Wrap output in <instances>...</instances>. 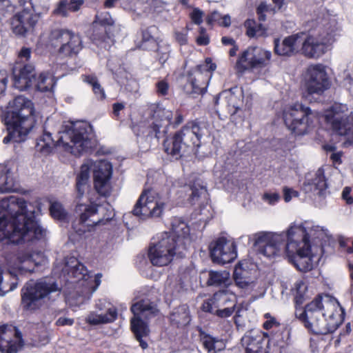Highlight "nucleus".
<instances>
[{"label":"nucleus","instance_id":"nucleus-1","mask_svg":"<svg viewBox=\"0 0 353 353\" xmlns=\"http://www.w3.org/2000/svg\"><path fill=\"white\" fill-rule=\"evenodd\" d=\"M327 230L312 221L293 223L283 232H259L251 236L258 254L274 260L285 252L289 261L301 272L312 270L323 254L322 241Z\"/></svg>","mask_w":353,"mask_h":353},{"label":"nucleus","instance_id":"nucleus-2","mask_svg":"<svg viewBox=\"0 0 353 353\" xmlns=\"http://www.w3.org/2000/svg\"><path fill=\"white\" fill-rule=\"evenodd\" d=\"M40 212L37 203H27L23 198L9 196L0 201V241L21 243L40 239L46 230L38 224Z\"/></svg>","mask_w":353,"mask_h":353},{"label":"nucleus","instance_id":"nucleus-3","mask_svg":"<svg viewBox=\"0 0 353 353\" xmlns=\"http://www.w3.org/2000/svg\"><path fill=\"white\" fill-rule=\"evenodd\" d=\"M296 316L312 332L327 334L334 332L342 323L343 310L335 298L325 294L307 303L303 311L296 310Z\"/></svg>","mask_w":353,"mask_h":353},{"label":"nucleus","instance_id":"nucleus-4","mask_svg":"<svg viewBox=\"0 0 353 353\" xmlns=\"http://www.w3.org/2000/svg\"><path fill=\"white\" fill-rule=\"evenodd\" d=\"M4 121L8 130V135L3 140L5 144L10 141L19 143L25 141L36 123L32 101L22 95L15 97L7 106Z\"/></svg>","mask_w":353,"mask_h":353},{"label":"nucleus","instance_id":"nucleus-5","mask_svg":"<svg viewBox=\"0 0 353 353\" xmlns=\"http://www.w3.org/2000/svg\"><path fill=\"white\" fill-rule=\"evenodd\" d=\"M339 28L334 19H324L316 28L311 30L301 42L302 53L308 58L318 59L323 55L335 41Z\"/></svg>","mask_w":353,"mask_h":353},{"label":"nucleus","instance_id":"nucleus-6","mask_svg":"<svg viewBox=\"0 0 353 353\" xmlns=\"http://www.w3.org/2000/svg\"><path fill=\"white\" fill-rule=\"evenodd\" d=\"M201 137L200 127L194 123H188L172 138L164 141L165 151L168 154L178 159L183 156L189 148L199 147Z\"/></svg>","mask_w":353,"mask_h":353},{"label":"nucleus","instance_id":"nucleus-7","mask_svg":"<svg viewBox=\"0 0 353 353\" xmlns=\"http://www.w3.org/2000/svg\"><path fill=\"white\" fill-rule=\"evenodd\" d=\"M327 125L337 135L345 137V147L353 145V114L347 105L335 103L324 114Z\"/></svg>","mask_w":353,"mask_h":353},{"label":"nucleus","instance_id":"nucleus-8","mask_svg":"<svg viewBox=\"0 0 353 353\" xmlns=\"http://www.w3.org/2000/svg\"><path fill=\"white\" fill-rule=\"evenodd\" d=\"M283 120L287 128L296 135L307 133L318 122L319 113L312 111L301 103H296L283 110Z\"/></svg>","mask_w":353,"mask_h":353},{"label":"nucleus","instance_id":"nucleus-9","mask_svg":"<svg viewBox=\"0 0 353 353\" xmlns=\"http://www.w3.org/2000/svg\"><path fill=\"white\" fill-rule=\"evenodd\" d=\"M88 123L84 121L71 122L65 126L61 132L59 144H62L65 150L74 156H81L86 152L88 148Z\"/></svg>","mask_w":353,"mask_h":353},{"label":"nucleus","instance_id":"nucleus-10","mask_svg":"<svg viewBox=\"0 0 353 353\" xmlns=\"http://www.w3.org/2000/svg\"><path fill=\"white\" fill-rule=\"evenodd\" d=\"M134 317L131 319V329L135 338L143 349L148 347V343L143 339L150 334V329L145 320L156 316L159 310L156 305L148 299H143L134 303L131 307Z\"/></svg>","mask_w":353,"mask_h":353},{"label":"nucleus","instance_id":"nucleus-11","mask_svg":"<svg viewBox=\"0 0 353 353\" xmlns=\"http://www.w3.org/2000/svg\"><path fill=\"white\" fill-rule=\"evenodd\" d=\"M88 188V164L84 163L76 179L77 205L75 208L76 219L73 222V229L79 234L82 235L88 231V205L80 203L86 190Z\"/></svg>","mask_w":353,"mask_h":353},{"label":"nucleus","instance_id":"nucleus-12","mask_svg":"<svg viewBox=\"0 0 353 353\" xmlns=\"http://www.w3.org/2000/svg\"><path fill=\"white\" fill-rule=\"evenodd\" d=\"M184 251L176 245L174 239L167 233H162L158 241L149 248L148 258L154 266L162 267L169 265L174 256L182 257Z\"/></svg>","mask_w":353,"mask_h":353},{"label":"nucleus","instance_id":"nucleus-13","mask_svg":"<svg viewBox=\"0 0 353 353\" xmlns=\"http://www.w3.org/2000/svg\"><path fill=\"white\" fill-rule=\"evenodd\" d=\"M168 199L161 196L157 191L144 190L137 200L133 214L143 219L160 217L167 205Z\"/></svg>","mask_w":353,"mask_h":353},{"label":"nucleus","instance_id":"nucleus-14","mask_svg":"<svg viewBox=\"0 0 353 353\" xmlns=\"http://www.w3.org/2000/svg\"><path fill=\"white\" fill-rule=\"evenodd\" d=\"M48 43L52 47L57 48L59 59L72 57L81 49L79 37L65 29L52 30L48 37Z\"/></svg>","mask_w":353,"mask_h":353},{"label":"nucleus","instance_id":"nucleus-15","mask_svg":"<svg viewBox=\"0 0 353 353\" xmlns=\"http://www.w3.org/2000/svg\"><path fill=\"white\" fill-rule=\"evenodd\" d=\"M39 0H30V5L35 14L31 12L28 8H23L21 11L17 12L12 18L10 26L12 32L18 36L26 37L33 31L37 23L39 15L46 12L48 7L43 5L39 8L37 5Z\"/></svg>","mask_w":353,"mask_h":353},{"label":"nucleus","instance_id":"nucleus-16","mask_svg":"<svg viewBox=\"0 0 353 353\" xmlns=\"http://www.w3.org/2000/svg\"><path fill=\"white\" fill-rule=\"evenodd\" d=\"M59 288L55 282L40 280L34 284L27 283L22 289L21 303L28 310L39 307V302L52 292H59Z\"/></svg>","mask_w":353,"mask_h":353},{"label":"nucleus","instance_id":"nucleus-17","mask_svg":"<svg viewBox=\"0 0 353 353\" xmlns=\"http://www.w3.org/2000/svg\"><path fill=\"white\" fill-rule=\"evenodd\" d=\"M216 68L210 58L206 59L205 63L197 65L190 72L184 85V91L187 94H203L206 91L212 72Z\"/></svg>","mask_w":353,"mask_h":353},{"label":"nucleus","instance_id":"nucleus-18","mask_svg":"<svg viewBox=\"0 0 353 353\" xmlns=\"http://www.w3.org/2000/svg\"><path fill=\"white\" fill-rule=\"evenodd\" d=\"M330 85L329 77L324 65L316 63L307 66L303 74V87L308 94H321Z\"/></svg>","mask_w":353,"mask_h":353},{"label":"nucleus","instance_id":"nucleus-19","mask_svg":"<svg viewBox=\"0 0 353 353\" xmlns=\"http://www.w3.org/2000/svg\"><path fill=\"white\" fill-rule=\"evenodd\" d=\"M271 57L272 52L269 50L257 46L249 47L239 57L236 67L241 72L263 68L269 65Z\"/></svg>","mask_w":353,"mask_h":353},{"label":"nucleus","instance_id":"nucleus-20","mask_svg":"<svg viewBox=\"0 0 353 353\" xmlns=\"http://www.w3.org/2000/svg\"><path fill=\"white\" fill-rule=\"evenodd\" d=\"M212 261L220 264L232 262L237 257V248L234 240L232 238L221 236L210 245Z\"/></svg>","mask_w":353,"mask_h":353},{"label":"nucleus","instance_id":"nucleus-21","mask_svg":"<svg viewBox=\"0 0 353 353\" xmlns=\"http://www.w3.org/2000/svg\"><path fill=\"white\" fill-rule=\"evenodd\" d=\"M94 188L99 194L107 196L110 193V181L113 166L107 159H100L92 164Z\"/></svg>","mask_w":353,"mask_h":353},{"label":"nucleus","instance_id":"nucleus-22","mask_svg":"<svg viewBox=\"0 0 353 353\" xmlns=\"http://www.w3.org/2000/svg\"><path fill=\"white\" fill-rule=\"evenodd\" d=\"M23 344L21 333L15 326L10 324L0 325V352L17 353Z\"/></svg>","mask_w":353,"mask_h":353},{"label":"nucleus","instance_id":"nucleus-23","mask_svg":"<svg viewBox=\"0 0 353 353\" xmlns=\"http://www.w3.org/2000/svg\"><path fill=\"white\" fill-rule=\"evenodd\" d=\"M14 86L20 91L33 87L36 82L34 67L30 63L17 64L12 69Z\"/></svg>","mask_w":353,"mask_h":353},{"label":"nucleus","instance_id":"nucleus-24","mask_svg":"<svg viewBox=\"0 0 353 353\" xmlns=\"http://www.w3.org/2000/svg\"><path fill=\"white\" fill-rule=\"evenodd\" d=\"M105 300L99 299L94 305V310L90 313V324L99 325L114 322L117 318V310Z\"/></svg>","mask_w":353,"mask_h":353},{"label":"nucleus","instance_id":"nucleus-25","mask_svg":"<svg viewBox=\"0 0 353 353\" xmlns=\"http://www.w3.org/2000/svg\"><path fill=\"white\" fill-rule=\"evenodd\" d=\"M327 184L326 182L324 170L318 169L315 172L309 174L303 184V190L307 194H312L319 197H324L326 195Z\"/></svg>","mask_w":353,"mask_h":353},{"label":"nucleus","instance_id":"nucleus-26","mask_svg":"<svg viewBox=\"0 0 353 353\" xmlns=\"http://www.w3.org/2000/svg\"><path fill=\"white\" fill-rule=\"evenodd\" d=\"M172 239H174L176 245L185 251L187 246L191 242L190 228L187 223L181 219L174 217L171 222V231L166 232Z\"/></svg>","mask_w":353,"mask_h":353},{"label":"nucleus","instance_id":"nucleus-27","mask_svg":"<svg viewBox=\"0 0 353 353\" xmlns=\"http://www.w3.org/2000/svg\"><path fill=\"white\" fill-rule=\"evenodd\" d=\"M303 33H298L287 37L281 42L274 40V52L279 56L290 57L298 52L303 41Z\"/></svg>","mask_w":353,"mask_h":353},{"label":"nucleus","instance_id":"nucleus-28","mask_svg":"<svg viewBox=\"0 0 353 353\" xmlns=\"http://www.w3.org/2000/svg\"><path fill=\"white\" fill-rule=\"evenodd\" d=\"M235 300V295L228 290H219L214 294L211 299L205 301L202 305L204 312L214 313L218 309L227 305L228 302Z\"/></svg>","mask_w":353,"mask_h":353},{"label":"nucleus","instance_id":"nucleus-29","mask_svg":"<svg viewBox=\"0 0 353 353\" xmlns=\"http://www.w3.org/2000/svg\"><path fill=\"white\" fill-rule=\"evenodd\" d=\"M239 97L232 90L222 92L215 99V105L221 106V109L226 110L228 114L233 115L239 109Z\"/></svg>","mask_w":353,"mask_h":353},{"label":"nucleus","instance_id":"nucleus-30","mask_svg":"<svg viewBox=\"0 0 353 353\" xmlns=\"http://www.w3.org/2000/svg\"><path fill=\"white\" fill-rule=\"evenodd\" d=\"M247 263H239L234 270V279L238 287L242 289L250 290L253 288L254 283L248 276L249 272L245 269Z\"/></svg>","mask_w":353,"mask_h":353},{"label":"nucleus","instance_id":"nucleus-31","mask_svg":"<svg viewBox=\"0 0 353 353\" xmlns=\"http://www.w3.org/2000/svg\"><path fill=\"white\" fill-rule=\"evenodd\" d=\"M0 191L1 192H9L15 191L16 179L12 169L8 165H0Z\"/></svg>","mask_w":353,"mask_h":353},{"label":"nucleus","instance_id":"nucleus-32","mask_svg":"<svg viewBox=\"0 0 353 353\" xmlns=\"http://www.w3.org/2000/svg\"><path fill=\"white\" fill-rule=\"evenodd\" d=\"M173 113L172 111L163 107L157 106L154 112V118L156 122L153 123L154 130L156 133L161 132V128H167L172 123Z\"/></svg>","mask_w":353,"mask_h":353},{"label":"nucleus","instance_id":"nucleus-33","mask_svg":"<svg viewBox=\"0 0 353 353\" xmlns=\"http://www.w3.org/2000/svg\"><path fill=\"white\" fill-rule=\"evenodd\" d=\"M84 0H61L53 10V14L61 17H67L70 11L76 12L83 4Z\"/></svg>","mask_w":353,"mask_h":353},{"label":"nucleus","instance_id":"nucleus-34","mask_svg":"<svg viewBox=\"0 0 353 353\" xmlns=\"http://www.w3.org/2000/svg\"><path fill=\"white\" fill-rule=\"evenodd\" d=\"M246 353H266L263 347V339L260 335L246 334L241 339Z\"/></svg>","mask_w":353,"mask_h":353},{"label":"nucleus","instance_id":"nucleus-35","mask_svg":"<svg viewBox=\"0 0 353 353\" xmlns=\"http://www.w3.org/2000/svg\"><path fill=\"white\" fill-rule=\"evenodd\" d=\"M39 256H40L39 253H20L17 258L19 263L21 264L19 268L24 272H34V267L40 264V262L37 261V259Z\"/></svg>","mask_w":353,"mask_h":353},{"label":"nucleus","instance_id":"nucleus-36","mask_svg":"<svg viewBox=\"0 0 353 353\" xmlns=\"http://www.w3.org/2000/svg\"><path fill=\"white\" fill-rule=\"evenodd\" d=\"M170 322L176 326L186 325L190 321L188 307L186 305H182L174 308L170 315Z\"/></svg>","mask_w":353,"mask_h":353},{"label":"nucleus","instance_id":"nucleus-37","mask_svg":"<svg viewBox=\"0 0 353 353\" xmlns=\"http://www.w3.org/2000/svg\"><path fill=\"white\" fill-rule=\"evenodd\" d=\"M17 279L9 272H4L0 267V296L12 291L17 288Z\"/></svg>","mask_w":353,"mask_h":353},{"label":"nucleus","instance_id":"nucleus-38","mask_svg":"<svg viewBox=\"0 0 353 353\" xmlns=\"http://www.w3.org/2000/svg\"><path fill=\"white\" fill-rule=\"evenodd\" d=\"M200 336L203 347L208 352L215 353L225 348V344L221 339L214 338L203 332H201Z\"/></svg>","mask_w":353,"mask_h":353},{"label":"nucleus","instance_id":"nucleus-39","mask_svg":"<svg viewBox=\"0 0 353 353\" xmlns=\"http://www.w3.org/2000/svg\"><path fill=\"white\" fill-rule=\"evenodd\" d=\"M26 0H0V17L12 15L19 7H24Z\"/></svg>","mask_w":353,"mask_h":353},{"label":"nucleus","instance_id":"nucleus-40","mask_svg":"<svg viewBox=\"0 0 353 353\" xmlns=\"http://www.w3.org/2000/svg\"><path fill=\"white\" fill-rule=\"evenodd\" d=\"M54 141L51 133L43 132L42 136L37 139L36 150L43 154H49L52 148L55 145Z\"/></svg>","mask_w":353,"mask_h":353},{"label":"nucleus","instance_id":"nucleus-41","mask_svg":"<svg viewBox=\"0 0 353 353\" xmlns=\"http://www.w3.org/2000/svg\"><path fill=\"white\" fill-rule=\"evenodd\" d=\"M208 284L209 285L219 286L227 285L230 281V273L227 271H213L208 274Z\"/></svg>","mask_w":353,"mask_h":353},{"label":"nucleus","instance_id":"nucleus-42","mask_svg":"<svg viewBox=\"0 0 353 353\" xmlns=\"http://www.w3.org/2000/svg\"><path fill=\"white\" fill-rule=\"evenodd\" d=\"M54 85V82L52 77L50 74L43 73L36 77V82L33 84V87L41 92L50 91Z\"/></svg>","mask_w":353,"mask_h":353},{"label":"nucleus","instance_id":"nucleus-43","mask_svg":"<svg viewBox=\"0 0 353 353\" xmlns=\"http://www.w3.org/2000/svg\"><path fill=\"white\" fill-rule=\"evenodd\" d=\"M246 34L249 37H260L265 34V29L261 24H256L252 19H248L245 22Z\"/></svg>","mask_w":353,"mask_h":353},{"label":"nucleus","instance_id":"nucleus-44","mask_svg":"<svg viewBox=\"0 0 353 353\" xmlns=\"http://www.w3.org/2000/svg\"><path fill=\"white\" fill-rule=\"evenodd\" d=\"M182 288L180 279L174 276H169L165 285V292L168 295H174Z\"/></svg>","mask_w":353,"mask_h":353},{"label":"nucleus","instance_id":"nucleus-45","mask_svg":"<svg viewBox=\"0 0 353 353\" xmlns=\"http://www.w3.org/2000/svg\"><path fill=\"white\" fill-rule=\"evenodd\" d=\"M90 85L92 87V92L97 100L101 101L105 99V90L95 77L90 76Z\"/></svg>","mask_w":353,"mask_h":353},{"label":"nucleus","instance_id":"nucleus-46","mask_svg":"<svg viewBox=\"0 0 353 353\" xmlns=\"http://www.w3.org/2000/svg\"><path fill=\"white\" fill-rule=\"evenodd\" d=\"M50 211L54 219H63L66 216V212L63 205L59 202H54L51 204Z\"/></svg>","mask_w":353,"mask_h":353},{"label":"nucleus","instance_id":"nucleus-47","mask_svg":"<svg viewBox=\"0 0 353 353\" xmlns=\"http://www.w3.org/2000/svg\"><path fill=\"white\" fill-rule=\"evenodd\" d=\"M157 30V28L156 26H150L143 31V48H144V43L146 42H149L153 47L157 46V43L153 36Z\"/></svg>","mask_w":353,"mask_h":353},{"label":"nucleus","instance_id":"nucleus-48","mask_svg":"<svg viewBox=\"0 0 353 353\" xmlns=\"http://www.w3.org/2000/svg\"><path fill=\"white\" fill-rule=\"evenodd\" d=\"M170 90V85L166 79H160L156 83V92L159 96H166Z\"/></svg>","mask_w":353,"mask_h":353},{"label":"nucleus","instance_id":"nucleus-49","mask_svg":"<svg viewBox=\"0 0 353 353\" xmlns=\"http://www.w3.org/2000/svg\"><path fill=\"white\" fill-rule=\"evenodd\" d=\"M264 319L265 320L263 323V327L265 330H269L280 325L277 320L274 316H271L270 313H265L264 314Z\"/></svg>","mask_w":353,"mask_h":353},{"label":"nucleus","instance_id":"nucleus-50","mask_svg":"<svg viewBox=\"0 0 353 353\" xmlns=\"http://www.w3.org/2000/svg\"><path fill=\"white\" fill-rule=\"evenodd\" d=\"M94 23H98L103 26H110L114 23V21L108 12H101L96 15Z\"/></svg>","mask_w":353,"mask_h":353},{"label":"nucleus","instance_id":"nucleus-51","mask_svg":"<svg viewBox=\"0 0 353 353\" xmlns=\"http://www.w3.org/2000/svg\"><path fill=\"white\" fill-rule=\"evenodd\" d=\"M190 16L194 23L196 25H200L203 22V17L204 16V13L199 8H195L192 10Z\"/></svg>","mask_w":353,"mask_h":353},{"label":"nucleus","instance_id":"nucleus-52","mask_svg":"<svg viewBox=\"0 0 353 353\" xmlns=\"http://www.w3.org/2000/svg\"><path fill=\"white\" fill-rule=\"evenodd\" d=\"M262 198L265 203L274 205L279 201L280 196L276 192H265Z\"/></svg>","mask_w":353,"mask_h":353},{"label":"nucleus","instance_id":"nucleus-53","mask_svg":"<svg viewBox=\"0 0 353 353\" xmlns=\"http://www.w3.org/2000/svg\"><path fill=\"white\" fill-rule=\"evenodd\" d=\"M234 305L232 307H228L223 309H218L213 314H215L219 317L226 318L230 316L234 312Z\"/></svg>","mask_w":353,"mask_h":353},{"label":"nucleus","instance_id":"nucleus-54","mask_svg":"<svg viewBox=\"0 0 353 353\" xmlns=\"http://www.w3.org/2000/svg\"><path fill=\"white\" fill-rule=\"evenodd\" d=\"M272 9L265 3H261L257 8V14L260 21L265 20V12H270Z\"/></svg>","mask_w":353,"mask_h":353},{"label":"nucleus","instance_id":"nucleus-55","mask_svg":"<svg viewBox=\"0 0 353 353\" xmlns=\"http://www.w3.org/2000/svg\"><path fill=\"white\" fill-rule=\"evenodd\" d=\"M296 295L295 297L296 304H301L303 295L301 294L302 291L305 290L306 286L303 282L297 283L296 285Z\"/></svg>","mask_w":353,"mask_h":353},{"label":"nucleus","instance_id":"nucleus-56","mask_svg":"<svg viewBox=\"0 0 353 353\" xmlns=\"http://www.w3.org/2000/svg\"><path fill=\"white\" fill-rule=\"evenodd\" d=\"M31 49L28 48H23L21 51L19 53V59L21 62H23L21 63L22 65L24 64L26 61H28L30 60L31 57Z\"/></svg>","mask_w":353,"mask_h":353},{"label":"nucleus","instance_id":"nucleus-57","mask_svg":"<svg viewBox=\"0 0 353 353\" xmlns=\"http://www.w3.org/2000/svg\"><path fill=\"white\" fill-rule=\"evenodd\" d=\"M8 75L5 70H0V97L6 89Z\"/></svg>","mask_w":353,"mask_h":353},{"label":"nucleus","instance_id":"nucleus-58","mask_svg":"<svg viewBox=\"0 0 353 353\" xmlns=\"http://www.w3.org/2000/svg\"><path fill=\"white\" fill-rule=\"evenodd\" d=\"M345 81L351 84L353 83V62H350L344 71Z\"/></svg>","mask_w":353,"mask_h":353},{"label":"nucleus","instance_id":"nucleus-59","mask_svg":"<svg viewBox=\"0 0 353 353\" xmlns=\"http://www.w3.org/2000/svg\"><path fill=\"white\" fill-rule=\"evenodd\" d=\"M283 193L285 202H289L292 197L298 196V192L296 191L288 188L283 189Z\"/></svg>","mask_w":353,"mask_h":353},{"label":"nucleus","instance_id":"nucleus-60","mask_svg":"<svg viewBox=\"0 0 353 353\" xmlns=\"http://www.w3.org/2000/svg\"><path fill=\"white\" fill-rule=\"evenodd\" d=\"M94 152L97 156L101 155H108L110 154L112 152V149L107 148L104 145H99L97 148H96Z\"/></svg>","mask_w":353,"mask_h":353},{"label":"nucleus","instance_id":"nucleus-61","mask_svg":"<svg viewBox=\"0 0 353 353\" xmlns=\"http://www.w3.org/2000/svg\"><path fill=\"white\" fill-rule=\"evenodd\" d=\"M351 190V188L345 187L342 192V198L347 204H352L353 203V198L350 196Z\"/></svg>","mask_w":353,"mask_h":353},{"label":"nucleus","instance_id":"nucleus-62","mask_svg":"<svg viewBox=\"0 0 353 353\" xmlns=\"http://www.w3.org/2000/svg\"><path fill=\"white\" fill-rule=\"evenodd\" d=\"M101 274H95L93 281H92V283H94V285L91 287L92 288V293L94 292L99 286L101 285Z\"/></svg>","mask_w":353,"mask_h":353},{"label":"nucleus","instance_id":"nucleus-63","mask_svg":"<svg viewBox=\"0 0 353 353\" xmlns=\"http://www.w3.org/2000/svg\"><path fill=\"white\" fill-rule=\"evenodd\" d=\"M175 37H176V41L181 45H184L187 43V41H188L187 33L176 32Z\"/></svg>","mask_w":353,"mask_h":353},{"label":"nucleus","instance_id":"nucleus-64","mask_svg":"<svg viewBox=\"0 0 353 353\" xmlns=\"http://www.w3.org/2000/svg\"><path fill=\"white\" fill-rule=\"evenodd\" d=\"M210 39L208 34L199 35L196 38V43L199 46H206L209 43Z\"/></svg>","mask_w":353,"mask_h":353}]
</instances>
